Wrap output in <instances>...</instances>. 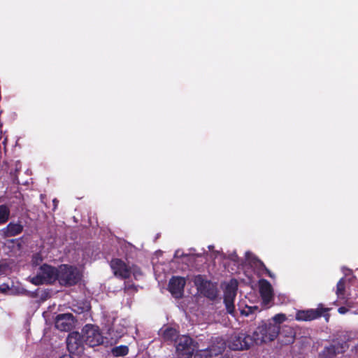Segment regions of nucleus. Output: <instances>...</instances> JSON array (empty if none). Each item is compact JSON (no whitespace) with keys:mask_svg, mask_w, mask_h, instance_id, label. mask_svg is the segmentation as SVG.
<instances>
[{"mask_svg":"<svg viewBox=\"0 0 358 358\" xmlns=\"http://www.w3.org/2000/svg\"><path fill=\"white\" fill-rule=\"evenodd\" d=\"M280 329V326L275 324L262 321L252 334L255 344L274 341L279 335Z\"/></svg>","mask_w":358,"mask_h":358,"instance_id":"obj_1","label":"nucleus"},{"mask_svg":"<svg viewBox=\"0 0 358 358\" xmlns=\"http://www.w3.org/2000/svg\"><path fill=\"white\" fill-rule=\"evenodd\" d=\"M59 284L65 287H71L77 285L81 280L82 275L79 270L73 266L62 264L57 268Z\"/></svg>","mask_w":358,"mask_h":358,"instance_id":"obj_2","label":"nucleus"},{"mask_svg":"<svg viewBox=\"0 0 358 358\" xmlns=\"http://www.w3.org/2000/svg\"><path fill=\"white\" fill-rule=\"evenodd\" d=\"M57 278V268L43 264L39 267L36 275L30 279V282L34 285H52Z\"/></svg>","mask_w":358,"mask_h":358,"instance_id":"obj_3","label":"nucleus"},{"mask_svg":"<svg viewBox=\"0 0 358 358\" xmlns=\"http://www.w3.org/2000/svg\"><path fill=\"white\" fill-rule=\"evenodd\" d=\"M197 343L190 336L182 335L176 342L177 355L180 358H192L196 348Z\"/></svg>","mask_w":358,"mask_h":358,"instance_id":"obj_4","label":"nucleus"},{"mask_svg":"<svg viewBox=\"0 0 358 358\" xmlns=\"http://www.w3.org/2000/svg\"><path fill=\"white\" fill-rule=\"evenodd\" d=\"M194 282L198 290L205 297L211 301H215L217 298L218 289L216 283L205 279L201 275H196Z\"/></svg>","mask_w":358,"mask_h":358,"instance_id":"obj_5","label":"nucleus"},{"mask_svg":"<svg viewBox=\"0 0 358 358\" xmlns=\"http://www.w3.org/2000/svg\"><path fill=\"white\" fill-rule=\"evenodd\" d=\"M83 337L87 345L95 347L103 343V338L99 327L87 324L82 329Z\"/></svg>","mask_w":358,"mask_h":358,"instance_id":"obj_6","label":"nucleus"},{"mask_svg":"<svg viewBox=\"0 0 358 358\" xmlns=\"http://www.w3.org/2000/svg\"><path fill=\"white\" fill-rule=\"evenodd\" d=\"M255 344V338L252 336L243 332H240L231 336L229 347L233 350H246Z\"/></svg>","mask_w":358,"mask_h":358,"instance_id":"obj_7","label":"nucleus"},{"mask_svg":"<svg viewBox=\"0 0 358 358\" xmlns=\"http://www.w3.org/2000/svg\"><path fill=\"white\" fill-rule=\"evenodd\" d=\"M238 282L236 280H231L226 286L224 291V304L226 308L227 313L234 315L235 305L234 301L237 294Z\"/></svg>","mask_w":358,"mask_h":358,"instance_id":"obj_8","label":"nucleus"},{"mask_svg":"<svg viewBox=\"0 0 358 358\" xmlns=\"http://www.w3.org/2000/svg\"><path fill=\"white\" fill-rule=\"evenodd\" d=\"M110 266L116 278L120 280H127L131 277L132 268L122 259L113 258L110 262Z\"/></svg>","mask_w":358,"mask_h":358,"instance_id":"obj_9","label":"nucleus"},{"mask_svg":"<svg viewBox=\"0 0 358 358\" xmlns=\"http://www.w3.org/2000/svg\"><path fill=\"white\" fill-rule=\"evenodd\" d=\"M76 321L71 313L59 314L55 317V327L61 331H69L73 328Z\"/></svg>","mask_w":358,"mask_h":358,"instance_id":"obj_10","label":"nucleus"},{"mask_svg":"<svg viewBox=\"0 0 358 358\" xmlns=\"http://www.w3.org/2000/svg\"><path fill=\"white\" fill-rule=\"evenodd\" d=\"M186 280L183 277L173 276L169 282L168 289L173 297L180 299L183 296Z\"/></svg>","mask_w":358,"mask_h":358,"instance_id":"obj_11","label":"nucleus"},{"mask_svg":"<svg viewBox=\"0 0 358 358\" xmlns=\"http://www.w3.org/2000/svg\"><path fill=\"white\" fill-rule=\"evenodd\" d=\"M320 306H322V304H320ZM328 310V308L322 307H318L316 309L298 310L295 317L298 321H311L320 318Z\"/></svg>","mask_w":358,"mask_h":358,"instance_id":"obj_12","label":"nucleus"},{"mask_svg":"<svg viewBox=\"0 0 358 358\" xmlns=\"http://www.w3.org/2000/svg\"><path fill=\"white\" fill-rule=\"evenodd\" d=\"M348 348V345L345 342L331 344L329 346L324 348L322 351L320 352V358H334L338 354L343 353Z\"/></svg>","mask_w":358,"mask_h":358,"instance_id":"obj_13","label":"nucleus"},{"mask_svg":"<svg viewBox=\"0 0 358 358\" xmlns=\"http://www.w3.org/2000/svg\"><path fill=\"white\" fill-rule=\"evenodd\" d=\"M67 349L70 353H80L83 350V338L78 332L71 333L66 338Z\"/></svg>","mask_w":358,"mask_h":358,"instance_id":"obj_14","label":"nucleus"},{"mask_svg":"<svg viewBox=\"0 0 358 358\" xmlns=\"http://www.w3.org/2000/svg\"><path fill=\"white\" fill-rule=\"evenodd\" d=\"M259 292L264 303H268L273 299V288L271 283L262 279L259 281Z\"/></svg>","mask_w":358,"mask_h":358,"instance_id":"obj_15","label":"nucleus"},{"mask_svg":"<svg viewBox=\"0 0 358 358\" xmlns=\"http://www.w3.org/2000/svg\"><path fill=\"white\" fill-rule=\"evenodd\" d=\"M23 231V226L20 223L10 222L2 231L5 237L15 236Z\"/></svg>","mask_w":358,"mask_h":358,"instance_id":"obj_16","label":"nucleus"},{"mask_svg":"<svg viewBox=\"0 0 358 358\" xmlns=\"http://www.w3.org/2000/svg\"><path fill=\"white\" fill-rule=\"evenodd\" d=\"M161 336L165 342L172 343L176 342L178 338L180 336L178 335V331L173 327H167L162 330Z\"/></svg>","mask_w":358,"mask_h":358,"instance_id":"obj_17","label":"nucleus"},{"mask_svg":"<svg viewBox=\"0 0 358 358\" xmlns=\"http://www.w3.org/2000/svg\"><path fill=\"white\" fill-rule=\"evenodd\" d=\"M252 263L259 271L265 273L271 278H274L273 273L271 272L262 260L257 257H254L252 260Z\"/></svg>","mask_w":358,"mask_h":358,"instance_id":"obj_18","label":"nucleus"},{"mask_svg":"<svg viewBox=\"0 0 358 358\" xmlns=\"http://www.w3.org/2000/svg\"><path fill=\"white\" fill-rule=\"evenodd\" d=\"M129 350L127 345H121L111 349V354L113 357H124L129 354Z\"/></svg>","mask_w":358,"mask_h":358,"instance_id":"obj_19","label":"nucleus"},{"mask_svg":"<svg viewBox=\"0 0 358 358\" xmlns=\"http://www.w3.org/2000/svg\"><path fill=\"white\" fill-rule=\"evenodd\" d=\"M345 283L346 280L345 278H341L337 282L336 294L339 299H345Z\"/></svg>","mask_w":358,"mask_h":358,"instance_id":"obj_20","label":"nucleus"},{"mask_svg":"<svg viewBox=\"0 0 358 358\" xmlns=\"http://www.w3.org/2000/svg\"><path fill=\"white\" fill-rule=\"evenodd\" d=\"M280 334H285V336L287 338V341L289 343H293L295 338L294 329L289 326H284Z\"/></svg>","mask_w":358,"mask_h":358,"instance_id":"obj_21","label":"nucleus"},{"mask_svg":"<svg viewBox=\"0 0 358 358\" xmlns=\"http://www.w3.org/2000/svg\"><path fill=\"white\" fill-rule=\"evenodd\" d=\"M10 217V209L6 205H0V225L7 222Z\"/></svg>","mask_w":358,"mask_h":358,"instance_id":"obj_22","label":"nucleus"},{"mask_svg":"<svg viewBox=\"0 0 358 358\" xmlns=\"http://www.w3.org/2000/svg\"><path fill=\"white\" fill-rule=\"evenodd\" d=\"M206 350H209V355L210 358H213L214 356L216 357L220 355L224 351V347L211 345L209 348H206Z\"/></svg>","mask_w":358,"mask_h":358,"instance_id":"obj_23","label":"nucleus"},{"mask_svg":"<svg viewBox=\"0 0 358 358\" xmlns=\"http://www.w3.org/2000/svg\"><path fill=\"white\" fill-rule=\"evenodd\" d=\"M194 358H210L209 355V350H198L195 353L194 352Z\"/></svg>","mask_w":358,"mask_h":358,"instance_id":"obj_24","label":"nucleus"},{"mask_svg":"<svg viewBox=\"0 0 358 358\" xmlns=\"http://www.w3.org/2000/svg\"><path fill=\"white\" fill-rule=\"evenodd\" d=\"M273 320L275 322L274 324L279 326L280 324L282 323L283 322H285L287 320V317L283 313H278V314H276L273 317Z\"/></svg>","mask_w":358,"mask_h":358,"instance_id":"obj_25","label":"nucleus"},{"mask_svg":"<svg viewBox=\"0 0 358 358\" xmlns=\"http://www.w3.org/2000/svg\"><path fill=\"white\" fill-rule=\"evenodd\" d=\"M258 310L257 306H247L246 309L241 310V314L245 316H248L250 314L254 313L255 310Z\"/></svg>","mask_w":358,"mask_h":358,"instance_id":"obj_26","label":"nucleus"},{"mask_svg":"<svg viewBox=\"0 0 358 358\" xmlns=\"http://www.w3.org/2000/svg\"><path fill=\"white\" fill-rule=\"evenodd\" d=\"M348 311H349V309L345 306L339 307L338 309V312L342 315L345 314Z\"/></svg>","mask_w":358,"mask_h":358,"instance_id":"obj_27","label":"nucleus"},{"mask_svg":"<svg viewBox=\"0 0 358 358\" xmlns=\"http://www.w3.org/2000/svg\"><path fill=\"white\" fill-rule=\"evenodd\" d=\"M133 275L135 278H136L137 275H142V272L138 268H133Z\"/></svg>","mask_w":358,"mask_h":358,"instance_id":"obj_28","label":"nucleus"},{"mask_svg":"<svg viewBox=\"0 0 358 358\" xmlns=\"http://www.w3.org/2000/svg\"><path fill=\"white\" fill-rule=\"evenodd\" d=\"M9 289H10L8 285H6L5 287L0 286V292L1 293H6Z\"/></svg>","mask_w":358,"mask_h":358,"instance_id":"obj_29","label":"nucleus"},{"mask_svg":"<svg viewBox=\"0 0 358 358\" xmlns=\"http://www.w3.org/2000/svg\"><path fill=\"white\" fill-rule=\"evenodd\" d=\"M59 358H73L70 355H63Z\"/></svg>","mask_w":358,"mask_h":358,"instance_id":"obj_30","label":"nucleus"},{"mask_svg":"<svg viewBox=\"0 0 358 358\" xmlns=\"http://www.w3.org/2000/svg\"><path fill=\"white\" fill-rule=\"evenodd\" d=\"M53 202H54V203H55V206H57V203H56V202H57V200H56V199H54V200H53Z\"/></svg>","mask_w":358,"mask_h":358,"instance_id":"obj_31","label":"nucleus"},{"mask_svg":"<svg viewBox=\"0 0 358 358\" xmlns=\"http://www.w3.org/2000/svg\"><path fill=\"white\" fill-rule=\"evenodd\" d=\"M53 202H54V203H55V206H57V203H56V202H57V200H56V199H54V200H53Z\"/></svg>","mask_w":358,"mask_h":358,"instance_id":"obj_32","label":"nucleus"},{"mask_svg":"<svg viewBox=\"0 0 358 358\" xmlns=\"http://www.w3.org/2000/svg\"><path fill=\"white\" fill-rule=\"evenodd\" d=\"M3 267H4V266H3V265H0V271H1V268H2Z\"/></svg>","mask_w":358,"mask_h":358,"instance_id":"obj_33","label":"nucleus"}]
</instances>
